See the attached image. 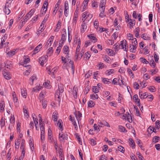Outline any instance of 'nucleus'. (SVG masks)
I'll list each match as a JSON object with an SVG mask.
<instances>
[{"instance_id": "obj_32", "label": "nucleus", "mask_w": 160, "mask_h": 160, "mask_svg": "<svg viewBox=\"0 0 160 160\" xmlns=\"http://www.w3.org/2000/svg\"><path fill=\"white\" fill-rule=\"evenodd\" d=\"M23 58L24 60L23 61V66L26 67V66L24 65V64L28 63L30 62V59L28 56H24Z\"/></svg>"}, {"instance_id": "obj_60", "label": "nucleus", "mask_w": 160, "mask_h": 160, "mask_svg": "<svg viewBox=\"0 0 160 160\" xmlns=\"http://www.w3.org/2000/svg\"><path fill=\"white\" fill-rule=\"evenodd\" d=\"M38 19V15H37L34 17L32 19L31 21L32 22V23H34L37 21Z\"/></svg>"}, {"instance_id": "obj_21", "label": "nucleus", "mask_w": 160, "mask_h": 160, "mask_svg": "<svg viewBox=\"0 0 160 160\" xmlns=\"http://www.w3.org/2000/svg\"><path fill=\"white\" fill-rule=\"evenodd\" d=\"M87 28V23L84 21H83L81 25V32L82 33H83L85 30Z\"/></svg>"}, {"instance_id": "obj_33", "label": "nucleus", "mask_w": 160, "mask_h": 160, "mask_svg": "<svg viewBox=\"0 0 160 160\" xmlns=\"http://www.w3.org/2000/svg\"><path fill=\"white\" fill-rule=\"evenodd\" d=\"M5 103L2 100H1L0 102V111L3 112L4 110Z\"/></svg>"}, {"instance_id": "obj_2", "label": "nucleus", "mask_w": 160, "mask_h": 160, "mask_svg": "<svg viewBox=\"0 0 160 160\" xmlns=\"http://www.w3.org/2000/svg\"><path fill=\"white\" fill-rule=\"evenodd\" d=\"M82 17L83 18L82 20L84 19L83 21L84 22L85 20L89 21L92 18V15L88 12L86 11L82 14Z\"/></svg>"}, {"instance_id": "obj_30", "label": "nucleus", "mask_w": 160, "mask_h": 160, "mask_svg": "<svg viewBox=\"0 0 160 160\" xmlns=\"http://www.w3.org/2000/svg\"><path fill=\"white\" fill-rule=\"evenodd\" d=\"M61 22L60 20H59L56 25V28L54 30L55 32H58L60 30L61 27Z\"/></svg>"}, {"instance_id": "obj_39", "label": "nucleus", "mask_w": 160, "mask_h": 160, "mask_svg": "<svg viewBox=\"0 0 160 160\" xmlns=\"http://www.w3.org/2000/svg\"><path fill=\"white\" fill-rule=\"evenodd\" d=\"M57 122V125L60 128L61 131H62L63 129L62 127V121L61 120H59L58 122ZM55 124L56 125V123H55Z\"/></svg>"}, {"instance_id": "obj_12", "label": "nucleus", "mask_w": 160, "mask_h": 160, "mask_svg": "<svg viewBox=\"0 0 160 160\" xmlns=\"http://www.w3.org/2000/svg\"><path fill=\"white\" fill-rule=\"evenodd\" d=\"M74 115L78 122L81 120V118L82 117V114L79 111H76L74 112Z\"/></svg>"}, {"instance_id": "obj_48", "label": "nucleus", "mask_w": 160, "mask_h": 160, "mask_svg": "<svg viewBox=\"0 0 160 160\" xmlns=\"http://www.w3.org/2000/svg\"><path fill=\"white\" fill-rule=\"evenodd\" d=\"M39 123L40 125V129H41L42 130L43 128H44V123L42 122V118H39Z\"/></svg>"}, {"instance_id": "obj_18", "label": "nucleus", "mask_w": 160, "mask_h": 160, "mask_svg": "<svg viewBox=\"0 0 160 160\" xmlns=\"http://www.w3.org/2000/svg\"><path fill=\"white\" fill-rule=\"evenodd\" d=\"M60 4V1L59 0L58 1V2L55 5V7L54 8V10L53 11V12H52V15H53L55 16L56 15V14L57 12V11L58 10V6Z\"/></svg>"}, {"instance_id": "obj_4", "label": "nucleus", "mask_w": 160, "mask_h": 160, "mask_svg": "<svg viewBox=\"0 0 160 160\" xmlns=\"http://www.w3.org/2000/svg\"><path fill=\"white\" fill-rule=\"evenodd\" d=\"M120 46L122 49H123L124 51L127 52L128 50V45L127 41L124 40L121 42Z\"/></svg>"}, {"instance_id": "obj_44", "label": "nucleus", "mask_w": 160, "mask_h": 160, "mask_svg": "<svg viewBox=\"0 0 160 160\" xmlns=\"http://www.w3.org/2000/svg\"><path fill=\"white\" fill-rule=\"evenodd\" d=\"M153 57L154 59L155 62L156 63H158L159 59L158 55L156 53V52H154L153 53Z\"/></svg>"}, {"instance_id": "obj_38", "label": "nucleus", "mask_w": 160, "mask_h": 160, "mask_svg": "<svg viewBox=\"0 0 160 160\" xmlns=\"http://www.w3.org/2000/svg\"><path fill=\"white\" fill-rule=\"evenodd\" d=\"M42 88V86L40 85H37L36 86L33 88V91L35 92H37Z\"/></svg>"}, {"instance_id": "obj_63", "label": "nucleus", "mask_w": 160, "mask_h": 160, "mask_svg": "<svg viewBox=\"0 0 160 160\" xmlns=\"http://www.w3.org/2000/svg\"><path fill=\"white\" fill-rule=\"evenodd\" d=\"M119 131L122 132H127V130H126V128L121 126H119Z\"/></svg>"}, {"instance_id": "obj_8", "label": "nucleus", "mask_w": 160, "mask_h": 160, "mask_svg": "<svg viewBox=\"0 0 160 160\" xmlns=\"http://www.w3.org/2000/svg\"><path fill=\"white\" fill-rule=\"evenodd\" d=\"M105 4L106 3L104 2V0H102L101 1L99 5L100 10V12H104L105 8Z\"/></svg>"}, {"instance_id": "obj_52", "label": "nucleus", "mask_w": 160, "mask_h": 160, "mask_svg": "<svg viewBox=\"0 0 160 160\" xmlns=\"http://www.w3.org/2000/svg\"><path fill=\"white\" fill-rule=\"evenodd\" d=\"M35 12V10L34 9H32L27 14V15L30 18L32 16Z\"/></svg>"}, {"instance_id": "obj_40", "label": "nucleus", "mask_w": 160, "mask_h": 160, "mask_svg": "<svg viewBox=\"0 0 160 160\" xmlns=\"http://www.w3.org/2000/svg\"><path fill=\"white\" fill-rule=\"evenodd\" d=\"M7 35L6 34H5L2 37L1 42V43L2 44V46H4L5 45H6V43H5V42L7 39Z\"/></svg>"}, {"instance_id": "obj_16", "label": "nucleus", "mask_w": 160, "mask_h": 160, "mask_svg": "<svg viewBox=\"0 0 160 160\" xmlns=\"http://www.w3.org/2000/svg\"><path fill=\"white\" fill-rule=\"evenodd\" d=\"M42 47V44H40L36 47L33 50V54H36L38 53Z\"/></svg>"}, {"instance_id": "obj_37", "label": "nucleus", "mask_w": 160, "mask_h": 160, "mask_svg": "<svg viewBox=\"0 0 160 160\" xmlns=\"http://www.w3.org/2000/svg\"><path fill=\"white\" fill-rule=\"evenodd\" d=\"M21 94L22 96L24 98H26L27 97V90L25 89H22L21 90Z\"/></svg>"}, {"instance_id": "obj_54", "label": "nucleus", "mask_w": 160, "mask_h": 160, "mask_svg": "<svg viewBox=\"0 0 160 160\" xmlns=\"http://www.w3.org/2000/svg\"><path fill=\"white\" fill-rule=\"evenodd\" d=\"M5 67L7 68H10L11 67V62L10 61H7L5 64Z\"/></svg>"}, {"instance_id": "obj_19", "label": "nucleus", "mask_w": 160, "mask_h": 160, "mask_svg": "<svg viewBox=\"0 0 160 160\" xmlns=\"http://www.w3.org/2000/svg\"><path fill=\"white\" fill-rule=\"evenodd\" d=\"M62 31H63V33L62 34V37L61 38V40H60L65 42L66 39V30L65 29H62Z\"/></svg>"}, {"instance_id": "obj_57", "label": "nucleus", "mask_w": 160, "mask_h": 160, "mask_svg": "<svg viewBox=\"0 0 160 160\" xmlns=\"http://www.w3.org/2000/svg\"><path fill=\"white\" fill-rule=\"evenodd\" d=\"M113 48L115 50L118 51L120 48V45L118 43H116L113 46Z\"/></svg>"}, {"instance_id": "obj_46", "label": "nucleus", "mask_w": 160, "mask_h": 160, "mask_svg": "<svg viewBox=\"0 0 160 160\" xmlns=\"http://www.w3.org/2000/svg\"><path fill=\"white\" fill-rule=\"evenodd\" d=\"M92 8H97L98 7V2L96 0H94L92 1Z\"/></svg>"}, {"instance_id": "obj_47", "label": "nucleus", "mask_w": 160, "mask_h": 160, "mask_svg": "<svg viewBox=\"0 0 160 160\" xmlns=\"http://www.w3.org/2000/svg\"><path fill=\"white\" fill-rule=\"evenodd\" d=\"M91 56V54L89 52H86L84 55V58L86 60H88Z\"/></svg>"}, {"instance_id": "obj_9", "label": "nucleus", "mask_w": 160, "mask_h": 160, "mask_svg": "<svg viewBox=\"0 0 160 160\" xmlns=\"http://www.w3.org/2000/svg\"><path fill=\"white\" fill-rule=\"evenodd\" d=\"M12 96L13 97V100L14 102L15 105L16 107H18V100L17 97L16 93L14 92H13L12 93Z\"/></svg>"}, {"instance_id": "obj_51", "label": "nucleus", "mask_w": 160, "mask_h": 160, "mask_svg": "<svg viewBox=\"0 0 160 160\" xmlns=\"http://www.w3.org/2000/svg\"><path fill=\"white\" fill-rule=\"evenodd\" d=\"M126 113L128 121L129 122H132V120L131 116L128 112H127Z\"/></svg>"}, {"instance_id": "obj_24", "label": "nucleus", "mask_w": 160, "mask_h": 160, "mask_svg": "<svg viewBox=\"0 0 160 160\" xmlns=\"http://www.w3.org/2000/svg\"><path fill=\"white\" fill-rule=\"evenodd\" d=\"M115 72V71L113 69H110L107 70L105 72V74L107 76L110 75L112 74H114Z\"/></svg>"}, {"instance_id": "obj_34", "label": "nucleus", "mask_w": 160, "mask_h": 160, "mask_svg": "<svg viewBox=\"0 0 160 160\" xmlns=\"http://www.w3.org/2000/svg\"><path fill=\"white\" fill-rule=\"evenodd\" d=\"M54 38V37L53 36H52L50 37L49 38L48 40V42L46 43V45H48L50 44V46H51L52 44V42L53 41V39Z\"/></svg>"}, {"instance_id": "obj_15", "label": "nucleus", "mask_w": 160, "mask_h": 160, "mask_svg": "<svg viewBox=\"0 0 160 160\" xmlns=\"http://www.w3.org/2000/svg\"><path fill=\"white\" fill-rule=\"evenodd\" d=\"M90 0H84L82 3V9L83 10H82V12L84 11L86 9L88 3V2Z\"/></svg>"}, {"instance_id": "obj_5", "label": "nucleus", "mask_w": 160, "mask_h": 160, "mask_svg": "<svg viewBox=\"0 0 160 160\" xmlns=\"http://www.w3.org/2000/svg\"><path fill=\"white\" fill-rule=\"evenodd\" d=\"M48 58V56L47 55H45L42 56L39 58V62L42 66H43L47 62Z\"/></svg>"}, {"instance_id": "obj_11", "label": "nucleus", "mask_w": 160, "mask_h": 160, "mask_svg": "<svg viewBox=\"0 0 160 160\" xmlns=\"http://www.w3.org/2000/svg\"><path fill=\"white\" fill-rule=\"evenodd\" d=\"M15 120L14 116L13 115H11L10 118V124L9 127L8 128L9 129H10V126H12L15 124Z\"/></svg>"}, {"instance_id": "obj_10", "label": "nucleus", "mask_w": 160, "mask_h": 160, "mask_svg": "<svg viewBox=\"0 0 160 160\" xmlns=\"http://www.w3.org/2000/svg\"><path fill=\"white\" fill-rule=\"evenodd\" d=\"M59 139L61 142H63L65 139H68L67 136L64 135L62 132L59 133Z\"/></svg>"}, {"instance_id": "obj_35", "label": "nucleus", "mask_w": 160, "mask_h": 160, "mask_svg": "<svg viewBox=\"0 0 160 160\" xmlns=\"http://www.w3.org/2000/svg\"><path fill=\"white\" fill-rule=\"evenodd\" d=\"M134 33L135 34V37L138 38L139 36V33L140 32V29L138 27L136 28L134 30Z\"/></svg>"}, {"instance_id": "obj_3", "label": "nucleus", "mask_w": 160, "mask_h": 160, "mask_svg": "<svg viewBox=\"0 0 160 160\" xmlns=\"http://www.w3.org/2000/svg\"><path fill=\"white\" fill-rule=\"evenodd\" d=\"M64 91V88L62 84H60L58 85V90H57L55 94V96L57 97L58 98H59L60 95Z\"/></svg>"}, {"instance_id": "obj_42", "label": "nucleus", "mask_w": 160, "mask_h": 160, "mask_svg": "<svg viewBox=\"0 0 160 160\" xmlns=\"http://www.w3.org/2000/svg\"><path fill=\"white\" fill-rule=\"evenodd\" d=\"M37 79V78L36 75H33L30 78V80L32 81V82H30V84L32 85L33 84V82L36 80Z\"/></svg>"}, {"instance_id": "obj_28", "label": "nucleus", "mask_w": 160, "mask_h": 160, "mask_svg": "<svg viewBox=\"0 0 160 160\" xmlns=\"http://www.w3.org/2000/svg\"><path fill=\"white\" fill-rule=\"evenodd\" d=\"M44 26V25L41 24L37 31V34H40L45 29Z\"/></svg>"}, {"instance_id": "obj_20", "label": "nucleus", "mask_w": 160, "mask_h": 160, "mask_svg": "<svg viewBox=\"0 0 160 160\" xmlns=\"http://www.w3.org/2000/svg\"><path fill=\"white\" fill-rule=\"evenodd\" d=\"M78 17V14L77 12H75L74 17L72 20V24L73 25H75L77 23Z\"/></svg>"}, {"instance_id": "obj_29", "label": "nucleus", "mask_w": 160, "mask_h": 160, "mask_svg": "<svg viewBox=\"0 0 160 160\" xmlns=\"http://www.w3.org/2000/svg\"><path fill=\"white\" fill-rule=\"evenodd\" d=\"M58 118V114L56 111L54 112L52 116V119L55 122L57 121Z\"/></svg>"}, {"instance_id": "obj_58", "label": "nucleus", "mask_w": 160, "mask_h": 160, "mask_svg": "<svg viewBox=\"0 0 160 160\" xmlns=\"http://www.w3.org/2000/svg\"><path fill=\"white\" fill-rule=\"evenodd\" d=\"M118 84L121 86H122L123 85H125V83L122 79H120L118 78Z\"/></svg>"}, {"instance_id": "obj_59", "label": "nucleus", "mask_w": 160, "mask_h": 160, "mask_svg": "<svg viewBox=\"0 0 160 160\" xmlns=\"http://www.w3.org/2000/svg\"><path fill=\"white\" fill-rule=\"evenodd\" d=\"M129 141L130 145L133 148H134L135 145L133 139L131 138H130L129 139Z\"/></svg>"}, {"instance_id": "obj_14", "label": "nucleus", "mask_w": 160, "mask_h": 160, "mask_svg": "<svg viewBox=\"0 0 160 160\" xmlns=\"http://www.w3.org/2000/svg\"><path fill=\"white\" fill-rule=\"evenodd\" d=\"M69 49L68 46L65 45L64 46L63 49V52L66 55L68 56L69 53Z\"/></svg>"}, {"instance_id": "obj_22", "label": "nucleus", "mask_w": 160, "mask_h": 160, "mask_svg": "<svg viewBox=\"0 0 160 160\" xmlns=\"http://www.w3.org/2000/svg\"><path fill=\"white\" fill-rule=\"evenodd\" d=\"M139 97L141 99H144L147 98L148 97V94L147 92L142 93V92H139Z\"/></svg>"}, {"instance_id": "obj_64", "label": "nucleus", "mask_w": 160, "mask_h": 160, "mask_svg": "<svg viewBox=\"0 0 160 160\" xmlns=\"http://www.w3.org/2000/svg\"><path fill=\"white\" fill-rule=\"evenodd\" d=\"M97 67L98 69H102L104 68V64L102 62H99L97 65Z\"/></svg>"}, {"instance_id": "obj_13", "label": "nucleus", "mask_w": 160, "mask_h": 160, "mask_svg": "<svg viewBox=\"0 0 160 160\" xmlns=\"http://www.w3.org/2000/svg\"><path fill=\"white\" fill-rule=\"evenodd\" d=\"M23 112L24 113V116L27 118H28L29 116L28 112V108L26 107V105H24L23 107Z\"/></svg>"}, {"instance_id": "obj_23", "label": "nucleus", "mask_w": 160, "mask_h": 160, "mask_svg": "<svg viewBox=\"0 0 160 160\" xmlns=\"http://www.w3.org/2000/svg\"><path fill=\"white\" fill-rule=\"evenodd\" d=\"M101 79L103 82L105 84H108L111 83V79L104 78H102Z\"/></svg>"}, {"instance_id": "obj_45", "label": "nucleus", "mask_w": 160, "mask_h": 160, "mask_svg": "<svg viewBox=\"0 0 160 160\" xmlns=\"http://www.w3.org/2000/svg\"><path fill=\"white\" fill-rule=\"evenodd\" d=\"M133 99L135 102H137L138 105H140V99L138 98V95L137 94L133 96Z\"/></svg>"}, {"instance_id": "obj_7", "label": "nucleus", "mask_w": 160, "mask_h": 160, "mask_svg": "<svg viewBox=\"0 0 160 160\" xmlns=\"http://www.w3.org/2000/svg\"><path fill=\"white\" fill-rule=\"evenodd\" d=\"M3 75L6 79L8 80L11 78V76L10 73L8 72V70L6 69L4 70L3 71Z\"/></svg>"}, {"instance_id": "obj_31", "label": "nucleus", "mask_w": 160, "mask_h": 160, "mask_svg": "<svg viewBox=\"0 0 160 160\" xmlns=\"http://www.w3.org/2000/svg\"><path fill=\"white\" fill-rule=\"evenodd\" d=\"M40 129L41 131V140L42 141H43L45 140L44 135H45V131L44 128L42 129Z\"/></svg>"}, {"instance_id": "obj_26", "label": "nucleus", "mask_w": 160, "mask_h": 160, "mask_svg": "<svg viewBox=\"0 0 160 160\" xmlns=\"http://www.w3.org/2000/svg\"><path fill=\"white\" fill-rule=\"evenodd\" d=\"M11 6H6V5L5 4L4 8L3 9V11L7 15H8L11 12L9 8Z\"/></svg>"}, {"instance_id": "obj_50", "label": "nucleus", "mask_w": 160, "mask_h": 160, "mask_svg": "<svg viewBox=\"0 0 160 160\" xmlns=\"http://www.w3.org/2000/svg\"><path fill=\"white\" fill-rule=\"evenodd\" d=\"M106 51L109 56H113L114 55V54L113 53V51L110 49H107Z\"/></svg>"}, {"instance_id": "obj_1", "label": "nucleus", "mask_w": 160, "mask_h": 160, "mask_svg": "<svg viewBox=\"0 0 160 160\" xmlns=\"http://www.w3.org/2000/svg\"><path fill=\"white\" fill-rule=\"evenodd\" d=\"M69 57L68 55H66L65 57L61 56V61L62 63H69V64L70 65L72 71H74V62L73 61H72L69 58Z\"/></svg>"}, {"instance_id": "obj_41", "label": "nucleus", "mask_w": 160, "mask_h": 160, "mask_svg": "<svg viewBox=\"0 0 160 160\" xmlns=\"http://www.w3.org/2000/svg\"><path fill=\"white\" fill-rule=\"evenodd\" d=\"M88 36L91 40H92V41H94V42L97 41V39L94 36V34H90L88 35Z\"/></svg>"}, {"instance_id": "obj_25", "label": "nucleus", "mask_w": 160, "mask_h": 160, "mask_svg": "<svg viewBox=\"0 0 160 160\" xmlns=\"http://www.w3.org/2000/svg\"><path fill=\"white\" fill-rule=\"evenodd\" d=\"M78 91V88L75 86H74L73 88L72 91L73 95L74 98L76 99L77 97V92Z\"/></svg>"}, {"instance_id": "obj_61", "label": "nucleus", "mask_w": 160, "mask_h": 160, "mask_svg": "<svg viewBox=\"0 0 160 160\" xmlns=\"http://www.w3.org/2000/svg\"><path fill=\"white\" fill-rule=\"evenodd\" d=\"M160 138L159 137L156 136H155L152 140V142L154 143H156L159 140Z\"/></svg>"}, {"instance_id": "obj_49", "label": "nucleus", "mask_w": 160, "mask_h": 160, "mask_svg": "<svg viewBox=\"0 0 160 160\" xmlns=\"http://www.w3.org/2000/svg\"><path fill=\"white\" fill-rule=\"evenodd\" d=\"M16 51V49H14L12 51H11L10 52H8L7 53L9 57H12L15 54Z\"/></svg>"}, {"instance_id": "obj_6", "label": "nucleus", "mask_w": 160, "mask_h": 160, "mask_svg": "<svg viewBox=\"0 0 160 160\" xmlns=\"http://www.w3.org/2000/svg\"><path fill=\"white\" fill-rule=\"evenodd\" d=\"M81 42L80 39H79L78 40V42L77 45V46L76 50V53L75 57L77 59L78 58V55L79 53L80 50V48L81 47Z\"/></svg>"}, {"instance_id": "obj_27", "label": "nucleus", "mask_w": 160, "mask_h": 160, "mask_svg": "<svg viewBox=\"0 0 160 160\" xmlns=\"http://www.w3.org/2000/svg\"><path fill=\"white\" fill-rule=\"evenodd\" d=\"M135 20L134 19H130V21L129 22V28L132 29L133 28V26L135 24Z\"/></svg>"}, {"instance_id": "obj_55", "label": "nucleus", "mask_w": 160, "mask_h": 160, "mask_svg": "<svg viewBox=\"0 0 160 160\" xmlns=\"http://www.w3.org/2000/svg\"><path fill=\"white\" fill-rule=\"evenodd\" d=\"M95 105V103L93 101H90L88 103V106L90 108L93 107Z\"/></svg>"}, {"instance_id": "obj_36", "label": "nucleus", "mask_w": 160, "mask_h": 160, "mask_svg": "<svg viewBox=\"0 0 160 160\" xmlns=\"http://www.w3.org/2000/svg\"><path fill=\"white\" fill-rule=\"evenodd\" d=\"M148 63H149L150 66L153 68H155L156 66V63L152 59L149 61Z\"/></svg>"}, {"instance_id": "obj_17", "label": "nucleus", "mask_w": 160, "mask_h": 160, "mask_svg": "<svg viewBox=\"0 0 160 160\" xmlns=\"http://www.w3.org/2000/svg\"><path fill=\"white\" fill-rule=\"evenodd\" d=\"M137 46L132 44H130L129 46V51L132 52H135L136 51Z\"/></svg>"}, {"instance_id": "obj_56", "label": "nucleus", "mask_w": 160, "mask_h": 160, "mask_svg": "<svg viewBox=\"0 0 160 160\" xmlns=\"http://www.w3.org/2000/svg\"><path fill=\"white\" fill-rule=\"evenodd\" d=\"M49 14H46V15L44 19L42 21L41 24L42 25H43L45 26V24L46 22V21L48 20V18H49Z\"/></svg>"}, {"instance_id": "obj_43", "label": "nucleus", "mask_w": 160, "mask_h": 160, "mask_svg": "<svg viewBox=\"0 0 160 160\" xmlns=\"http://www.w3.org/2000/svg\"><path fill=\"white\" fill-rule=\"evenodd\" d=\"M142 38L145 40H148L150 39V37L146 33L142 34Z\"/></svg>"}, {"instance_id": "obj_62", "label": "nucleus", "mask_w": 160, "mask_h": 160, "mask_svg": "<svg viewBox=\"0 0 160 160\" xmlns=\"http://www.w3.org/2000/svg\"><path fill=\"white\" fill-rule=\"evenodd\" d=\"M140 60L141 62L143 63L147 64L149 63L148 61H147L146 59L142 57L140 58Z\"/></svg>"}, {"instance_id": "obj_53", "label": "nucleus", "mask_w": 160, "mask_h": 160, "mask_svg": "<svg viewBox=\"0 0 160 160\" xmlns=\"http://www.w3.org/2000/svg\"><path fill=\"white\" fill-rule=\"evenodd\" d=\"M158 71V69L157 68H156L154 69L151 70H150V72L151 73V74L152 75H154L155 74L157 73Z\"/></svg>"}]
</instances>
